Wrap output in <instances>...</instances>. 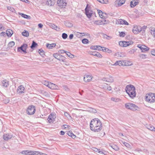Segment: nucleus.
<instances>
[{"mask_svg": "<svg viewBox=\"0 0 155 155\" xmlns=\"http://www.w3.org/2000/svg\"><path fill=\"white\" fill-rule=\"evenodd\" d=\"M40 153L39 151L31 150V155H40Z\"/></svg>", "mask_w": 155, "mask_h": 155, "instance_id": "obj_38", "label": "nucleus"}, {"mask_svg": "<svg viewBox=\"0 0 155 155\" xmlns=\"http://www.w3.org/2000/svg\"><path fill=\"white\" fill-rule=\"evenodd\" d=\"M98 2L102 4H107L109 3L107 0H97Z\"/></svg>", "mask_w": 155, "mask_h": 155, "instance_id": "obj_39", "label": "nucleus"}, {"mask_svg": "<svg viewBox=\"0 0 155 155\" xmlns=\"http://www.w3.org/2000/svg\"><path fill=\"white\" fill-rule=\"evenodd\" d=\"M28 47V45L26 44H24L20 47H18L17 48H27Z\"/></svg>", "mask_w": 155, "mask_h": 155, "instance_id": "obj_47", "label": "nucleus"}, {"mask_svg": "<svg viewBox=\"0 0 155 155\" xmlns=\"http://www.w3.org/2000/svg\"><path fill=\"white\" fill-rule=\"evenodd\" d=\"M12 136V135L8 134H5L3 136V139L5 140H8L9 139H11Z\"/></svg>", "mask_w": 155, "mask_h": 155, "instance_id": "obj_15", "label": "nucleus"}, {"mask_svg": "<svg viewBox=\"0 0 155 155\" xmlns=\"http://www.w3.org/2000/svg\"><path fill=\"white\" fill-rule=\"evenodd\" d=\"M46 47L48 48H54L56 46V44L55 43H52L51 44H47L46 45Z\"/></svg>", "mask_w": 155, "mask_h": 155, "instance_id": "obj_29", "label": "nucleus"}, {"mask_svg": "<svg viewBox=\"0 0 155 155\" xmlns=\"http://www.w3.org/2000/svg\"><path fill=\"white\" fill-rule=\"evenodd\" d=\"M64 24L66 26L68 27H71L73 26L72 24L69 21L65 22Z\"/></svg>", "mask_w": 155, "mask_h": 155, "instance_id": "obj_32", "label": "nucleus"}, {"mask_svg": "<svg viewBox=\"0 0 155 155\" xmlns=\"http://www.w3.org/2000/svg\"><path fill=\"white\" fill-rule=\"evenodd\" d=\"M91 130L95 132L100 131L102 128V123L98 118L93 119L90 123Z\"/></svg>", "mask_w": 155, "mask_h": 155, "instance_id": "obj_1", "label": "nucleus"}, {"mask_svg": "<svg viewBox=\"0 0 155 155\" xmlns=\"http://www.w3.org/2000/svg\"><path fill=\"white\" fill-rule=\"evenodd\" d=\"M139 3V2L135 0H134L131 1L130 3V6L131 8H134Z\"/></svg>", "mask_w": 155, "mask_h": 155, "instance_id": "obj_21", "label": "nucleus"}, {"mask_svg": "<svg viewBox=\"0 0 155 155\" xmlns=\"http://www.w3.org/2000/svg\"><path fill=\"white\" fill-rule=\"evenodd\" d=\"M7 9L8 10L11 11L13 12H15V9L13 7L11 6L8 7H7Z\"/></svg>", "mask_w": 155, "mask_h": 155, "instance_id": "obj_48", "label": "nucleus"}, {"mask_svg": "<svg viewBox=\"0 0 155 155\" xmlns=\"http://www.w3.org/2000/svg\"><path fill=\"white\" fill-rule=\"evenodd\" d=\"M110 147L115 150H119V148L118 147L115 145H110Z\"/></svg>", "mask_w": 155, "mask_h": 155, "instance_id": "obj_41", "label": "nucleus"}, {"mask_svg": "<svg viewBox=\"0 0 155 155\" xmlns=\"http://www.w3.org/2000/svg\"><path fill=\"white\" fill-rule=\"evenodd\" d=\"M67 134L69 136H70L73 138H74L76 137V136L74 135L71 132L69 131L67 133Z\"/></svg>", "mask_w": 155, "mask_h": 155, "instance_id": "obj_34", "label": "nucleus"}, {"mask_svg": "<svg viewBox=\"0 0 155 155\" xmlns=\"http://www.w3.org/2000/svg\"><path fill=\"white\" fill-rule=\"evenodd\" d=\"M125 107L128 109L133 111L138 110L139 109V107L136 105L131 103L126 104Z\"/></svg>", "mask_w": 155, "mask_h": 155, "instance_id": "obj_3", "label": "nucleus"}, {"mask_svg": "<svg viewBox=\"0 0 155 155\" xmlns=\"http://www.w3.org/2000/svg\"><path fill=\"white\" fill-rule=\"evenodd\" d=\"M98 12L99 16L101 18L102 17L104 12H103L101 10H98Z\"/></svg>", "mask_w": 155, "mask_h": 155, "instance_id": "obj_59", "label": "nucleus"}, {"mask_svg": "<svg viewBox=\"0 0 155 155\" xmlns=\"http://www.w3.org/2000/svg\"><path fill=\"white\" fill-rule=\"evenodd\" d=\"M15 42L14 41H12L10 42L8 45V48H12L15 45Z\"/></svg>", "mask_w": 155, "mask_h": 155, "instance_id": "obj_44", "label": "nucleus"}, {"mask_svg": "<svg viewBox=\"0 0 155 155\" xmlns=\"http://www.w3.org/2000/svg\"><path fill=\"white\" fill-rule=\"evenodd\" d=\"M125 0H118V5L119 6H121L124 3Z\"/></svg>", "mask_w": 155, "mask_h": 155, "instance_id": "obj_33", "label": "nucleus"}, {"mask_svg": "<svg viewBox=\"0 0 155 155\" xmlns=\"http://www.w3.org/2000/svg\"><path fill=\"white\" fill-rule=\"evenodd\" d=\"M25 88L23 85H21L19 86L17 90L18 94H21L24 93Z\"/></svg>", "mask_w": 155, "mask_h": 155, "instance_id": "obj_11", "label": "nucleus"}, {"mask_svg": "<svg viewBox=\"0 0 155 155\" xmlns=\"http://www.w3.org/2000/svg\"><path fill=\"white\" fill-rule=\"evenodd\" d=\"M20 15L22 17L26 19H29L30 18V17L28 15L23 13H21Z\"/></svg>", "mask_w": 155, "mask_h": 155, "instance_id": "obj_45", "label": "nucleus"}, {"mask_svg": "<svg viewBox=\"0 0 155 155\" xmlns=\"http://www.w3.org/2000/svg\"><path fill=\"white\" fill-rule=\"evenodd\" d=\"M55 2V0H47L46 4L50 6L53 5Z\"/></svg>", "mask_w": 155, "mask_h": 155, "instance_id": "obj_20", "label": "nucleus"}, {"mask_svg": "<svg viewBox=\"0 0 155 155\" xmlns=\"http://www.w3.org/2000/svg\"><path fill=\"white\" fill-rule=\"evenodd\" d=\"M38 46V44L34 41H33L32 42L31 45L30 46L31 48H33L36 47H37Z\"/></svg>", "mask_w": 155, "mask_h": 155, "instance_id": "obj_30", "label": "nucleus"}, {"mask_svg": "<svg viewBox=\"0 0 155 155\" xmlns=\"http://www.w3.org/2000/svg\"><path fill=\"white\" fill-rule=\"evenodd\" d=\"M88 53L89 54L98 57L99 58H101L102 57V56L101 54H100L99 52L96 51H89Z\"/></svg>", "mask_w": 155, "mask_h": 155, "instance_id": "obj_12", "label": "nucleus"}, {"mask_svg": "<svg viewBox=\"0 0 155 155\" xmlns=\"http://www.w3.org/2000/svg\"><path fill=\"white\" fill-rule=\"evenodd\" d=\"M119 36L120 37H124L125 34L124 32H119Z\"/></svg>", "mask_w": 155, "mask_h": 155, "instance_id": "obj_58", "label": "nucleus"}, {"mask_svg": "<svg viewBox=\"0 0 155 155\" xmlns=\"http://www.w3.org/2000/svg\"><path fill=\"white\" fill-rule=\"evenodd\" d=\"M94 23L97 25H99L101 24V22L99 21H96L94 22Z\"/></svg>", "mask_w": 155, "mask_h": 155, "instance_id": "obj_64", "label": "nucleus"}, {"mask_svg": "<svg viewBox=\"0 0 155 155\" xmlns=\"http://www.w3.org/2000/svg\"><path fill=\"white\" fill-rule=\"evenodd\" d=\"M124 66H130L133 65L132 62L130 61L124 60Z\"/></svg>", "mask_w": 155, "mask_h": 155, "instance_id": "obj_18", "label": "nucleus"}, {"mask_svg": "<svg viewBox=\"0 0 155 155\" xmlns=\"http://www.w3.org/2000/svg\"><path fill=\"white\" fill-rule=\"evenodd\" d=\"M147 127L148 129L151 131H153L155 129V128L151 125H149L147 126Z\"/></svg>", "mask_w": 155, "mask_h": 155, "instance_id": "obj_37", "label": "nucleus"}, {"mask_svg": "<svg viewBox=\"0 0 155 155\" xmlns=\"http://www.w3.org/2000/svg\"><path fill=\"white\" fill-rule=\"evenodd\" d=\"M2 86L4 87H7L9 84V81L8 80L5 79L3 80L2 81Z\"/></svg>", "mask_w": 155, "mask_h": 155, "instance_id": "obj_17", "label": "nucleus"}, {"mask_svg": "<svg viewBox=\"0 0 155 155\" xmlns=\"http://www.w3.org/2000/svg\"><path fill=\"white\" fill-rule=\"evenodd\" d=\"M22 34L23 36L26 37H28L29 36V33L27 31L25 30L22 33Z\"/></svg>", "mask_w": 155, "mask_h": 155, "instance_id": "obj_43", "label": "nucleus"}, {"mask_svg": "<svg viewBox=\"0 0 155 155\" xmlns=\"http://www.w3.org/2000/svg\"><path fill=\"white\" fill-rule=\"evenodd\" d=\"M66 51L64 50H60L58 51V54H65V53Z\"/></svg>", "mask_w": 155, "mask_h": 155, "instance_id": "obj_61", "label": "nucleus"}, {"mask_svg": "<svg viewBox=\"0 0 155 155\" xmlns=\"http://www.w3.org/2000/svg\"><path fill=\"white\" fill-rule=\"evenodd\" d=\"M123 143L127 147L130 148L131 147L130 145L127 143L124 142H123Z\"/></svg>", "mask_w": 155, "mask_h": 155, "instance_id": "obj_57", "label": "nucleus"}, {"mask_svg": "<svg viewBox=\"0 0 155 155\" xmlns=\"http://www.w3.org/2000/svg\"><path fill=\"white\" fill-rule=\"evenodd\" d=\"M139 56L141 58L143 59H145L146 58V55L142 54H140Z\"/></svg>", "mask_w": 155, "mask_h": 155, "instance_id": "obj_55", "label": "nucleus"}, {"mask_svg": "<svg viewBox=\"0 0 155 155\" xmlns=\"http://www.w3.org/2000/svg\"><path fill=\"white\" fill-rule=\"evenodd\" d=\"M35 111V107L32 105L29 106L27 109V113L29 115L34 114Z\"/></svg>", "mask_w": 155, "mask_h": 155, "instance_id": "obj_5", "label": "nucleus"}, {"mask_svg": "<svg viewBox=\"0 0 155 155\" xmlns=\"http://www.w3.org/2000/svg\"><path fill=\"white\" fill-rule=\"evenodd\" d=\"M118 22L120 25H129V23L126 20L121 19H118Z\"/></svg>", "mask_w": 155, "mask_h": 155, "instance_id": "obj_19", "label": "nucleus"}, {"mask_svg": "<svg viewBox=\"0 0 155 155\" xmlns=\"http://www.w3.org/2000/svg\"><path fill=\"white\" fill-rule=\"evenodd\" d=\"M114 90H115V91L117 93V94H118L119 93H120V89L118 88L117 87H115L114 88Z\"/></svg>", "mask_w": 155, "mask_h": 155, "instance_id": "obj_54", "label": "nucleus"}, {"mask_svg": "<svg viewBox=\"0 0 155 155\" xmlns=\"http://www.w3.org/2000/svg\"><path fill=\"white\" fill-rule=\"evenodd\" d=\"M92 150L95 152H98L99 149H98L95 147H93Z\"/></svg>", "mask_w": 155, "mask_h": 155, "instance_id": "obj_63", "label": "nucleus"}, {"mask_svg": "<svg viewBox=\"0 0 155 155\" xmlns=\"http://www.w3.org/2000/svg\"><path fill=\"white\" fill-rule=\"evenodd\" d=\"M103 36L104 38H106L107 39L109 40L111 39V37H110L108 36L107 35L103 34Z\"/></svg>", "mask_w": 155, "mask_h": 155, "instance_id": "obj_49", "label": "nucleus"}, {"mask_svg": "<svg viewBox=\"0 0 155 155\" xmlns=\"http://www.w3.org/2000/svg\"><path fill=\"white\" fill-rule=\"evenodd\" d=\"M92 80L91 76L88 75H85L84 76V81L86 82L91 81Z\"/></svg>", "mask_w": 155, "mask_h": 155, "instance_id": "obj_13", "label": "nucleus"}, {"mask_svg": "<svg viewBox=\"0 0 155 155\" xmlns=\"http://www.w3.org/2000/svg\"><path fill=\"white\" fill-rule=\"evenodd\" d=\"M107 84H102L101 85V87L104 88V89H106V87L107 86Z\"/></svg>", "mask_w": 155, "mask_h": 155, "instance_id": "obj_56", "label": "nucleus"}, {"mask_svg": "<svg viewBox=\"0 0 155 155\" xmlns=\"http://www.w3.org/2000/svg\"><path fill=\"white\" fill-rule=\"evenodd\" d=\"M85 13L87 18H90L92 16V14L93 13V11L91 10L88 9L87 8V7L85 8Z\"/></svg>", "mask_w": 155, "mask_h": 155, "instance_id": "obj_10", "label": "nucleus"}, {"mask_svg": "<svg viewBox=\"0 0 155 155\" xmlns=\"http://www.w3.org/2000/svg\"><path fill=\"white\" fill-rule=\"evenodd\" d=\"M48 87L52 89H58V87L57 85L51 82L49 83Z\"/></svg>", "mask_w": 155, "mask_h": 155, "instance_id": "obj_16", "label": "nucleus"}, {"mask_svg": "<svg viewBox=\"0 0 155 155\" xmlns=\"http://www.w3.org/2000/svg\"><path fill=\"white\" fill-rule=\"evenodd\" d=\"M107 14L106 13L104 12L102 17H101V18L103 19H105L107 17Z\"/></svg>", "mask_w": 155, "mask_h": 155, "instance_id": "obj_62", "label": "nucleus"}, {"mask_svg": "<svg viewBox=\"0 0 155 155\" xmlns=\"http://www.w3.org/2000/svg\"><path fill=\"white\" fill-rule=\"evenodd\" d=\"M68 35L65 33H63L62 34V37L63 39H66L68 37Z\"/></svg>", "mask_w": 155, "mask_h": 155, "instance_id": "obj_52", "label": "nucleus"}, {"mask_svg": "<svg viewBox=\"0 0 155 155\" xmlns=\"http://www.w3.org/2000/svg\"><path fill=\"white\" fill-rule=\"evenodd\" d=\"M106 48L104 47H102L99 45L92 46L90 47V48Z\"/></svg>", "mask_w": 155, "mask_h": 155, "instance_id": "obj_31", "label": "nucleus"}, {"mask_svg": "<svg viewBox=\"0 0 155 155\" xmlns=\"http://www.w3.org/2000/svg\"><path fill=\"white\" fill-rule=\"evenodd\" d=\"M112 88L110 86H109L107 84L105 89L110 91L111 90Z\"/></svg>", "mask_w": 155, "mask_h": 155, "instance_id": "obj_60", "label": "nucleus"}, {"mask_svg": "<svg viewBox=\"0 0 155 155\" xmlns=\"http://www.w3.org/2000/svg\"><path fill=\"white\" fill-rule=\"evenodd\" d=\"M146 101L150 103L154 102L155 101V94L149 93L146 94L145 96Z\"/></svg>", "mask_w": 155, "mask_h": 155, "instance_id": "obj_2", "label": "nucleus"}, {"mask_svg": "<svg viewBox=\"0 0 155 155\" xmlns=\"http://www.w3.org/2000/svg\"><path fill=\"white\" fill-rule=\"evenodd\" d=\"M115 55L117 57H123L125 56V54L121 52H118L115 54Z\"/></svg>", "mask_w": 155, "mask_h": 155, "instance_id": "obj_26", "label": "nucleus"}, {"mask_svg": "<svg viewBox=\"0 0 155 155\" xmlns=\"http://www.w3.org/2000/svg\"><path fill=\"white\" fill-rule=\"evenodd\" d=\"M58 60L62 61L64 62H66V58H65L63 55H60Z\"/></svg>", "mask_w": 155, "mask_h": 155, "instance_id": "obj_25", "label": "nucleus"}, {"mask_svg": "<svg viewBox=\"0 0 155 155\" xmlns=\"http://www.w3.org/2000/svg\"><path fill=\"white\" fill-rule=\"evenodd\" d=\"M57 4L61 8H63L64 6H66L67 3L65 0H58Z\"/></svg>", "mask_w": 155, "mask_h": 155, "instance_id": "obj_9", "label": "nucleus"}, {"mask_svg": "<svg viewBox=\"0 0 155 155\" xmlns=\"http://www.w3.org/2000/svg\"><path fill=\"white\" fill-rule=\"evenodd\" d=\"M65 54L67 55L68 57L71 58H73L74 57V55L71 54L70 52L68 51H66Z\"/></svg>", "mask_w": 155, "mask_h": 155, "instance_id": "obj_40", "label": "nucleus"}, {"mask_svg": "<svg viewBox=\"0 0 155 155\" xmlns=\"http://www.w3.org/2000/svg\"><path fill=\"white\" fill-rule=\"evenodd\" d=\"M38 52L40 55L42 57H43L45 55L44 51L42 50V49H39Z\"/></svg>", "mask_w": 155, "mask_h": 155, "instance_id": "obj_36", "label": "nucleus"}, {"mask_svg": "<svg viewBox=\"0 0 155 155\" xmlns=\"http://www.w3.org/2000/svg\"><path fill=\"white\" fill-rule=\"evenodd\" d=\"M15 50L16 52H20L22 54H25L28 52L26 51V49H16V50L15 49Z\"/></svg>", "mask_w": 155, "mask_h": 155, "instance_id": "obj_24", "label": "nucleus"}, {"mask_svg": "<svg viewBox=\"0 0 155 155\" xmlns=\"http://www.w3.org/2000/svg\"><path fill=\"white\" fill-rule=\"evenodd\" d=\"M137 47L139 48H149L147 46L143 45H138Z\"/></svg>", "mask_w": 155, "mask_h": 155, "instance_id": "obj_35", "label": "nucleus"}, {"mask_svg": "<svg viewBox=\"0 0 155 155\" xmlns=\"http://www.w3.org/2000/svg\"><path fill=\"white\" fill-rule=\"evenodd\" d=\"M13 34V32L10 29H8L6 31V34L8 37H11Z\"/></svg>", "mask_w": 155, "mask_h": 155, "instance_id": "obj_23", "label": "nucleus"}, {"mask_svg": "<svg viewBox=\"0 0 155 155\" xmlns=\"http://www.w3.org/2000/svg\"><path fill=\"white\" fill-rule=\"evenodd\" d=\"M150 33L151 35L154 37H155V28H152L150 29Z\"/></svg>", "mask_w": 155, "mask_h": 155, "instance_id": "obj_42", "label": "nucleus"}, {"mask_svg": "<svg viewBox=\"0 0 155 155\" xmlns=\"http://www.w3.org/2000/svg\"><path fill=\"white\" fill-rule=\"evenodd\" d=\"M103 52H105L109 53H111L112 51L110 49H102Z\"/></svg>", "mask_w": 155, "mask_h": 155, "instance_id": "obj_46", "label": "nucleus"}, {"mask_svg": "<svg viewBox=\"0 0 155 155\" xmlns=\"http://www.w3.org/2000/svg\"><path fill=\"white\" fill-rule=\"evenodd\" d=\"M124 61H117L116 62L114 63V65H118L119 66H121L122 65L123 66V64H124Z\"/></svg>", "mask_w": 155, "mask_h": 155, "instance_id": "obj_27", "label": "nucleus"}, {"mask_svg": "<svg viewBox=\"0 0 155 155\" xmlns=\"http://www.w3.org/2000/svg\"><path fill=\"white\" fill-rule=\"evenodd\" d=\"M60 55V54H59L58 53L54 54H53L54 57L57 59H58Z\"/></svg>", "mask_w": 155, "mask_h": 155, "instance_id": "obj_51", "label": "nucleus"}, {"mask_svg": "<svg viewBox=\"0 0 155 155\" xmlns=\"http://www.w3.org/2000/svg\"><path fill=\"white\" fill-rule=\"evenodd\" d=\"M133 42L131 41H121L119 42V45L122 47H126L130 45L133 44Z\"/></svg>", "mask_w": 155, "mask_h": 155, "instance_id": "obj_4", "label": "nucleus"}, {"mask_svg": "<svg viewBox=\"0 0 155 155\" xmlns=\"http://www.w3.org/2000/svg\"><path fill=\"white\" fill-rule=\"evenodd\" d=\"M82 42L84 44H87L89 42V41L87 39L84 38L82 40Z\"/></svg>", "mask_w": 155, "mask_h": 155, "instance_id": "obj_53", "label": "nucleus"}, {"mask_svg": "<svg viewBox=\"0 0 155 155\" xmlns=\"http://www.w3.org/2000/svg\"><path fill=\"white\" fill-rule=\"evenodd\" d=\"M31 150H23L21 152V153L25 155H31Z\"/></svg>", "mask_w": 155, "mask_h": 155, "instance_id": "obj_28", "label": "nucleus"}, {"mask_svg": "<svg viewBox=\"0 0 155 155\" xmlns=\"http://www.w3.org/2000/svg\"><path fill=\"white\" fill-rule=\"evenodd\" d=\"M127 94H128L130 97L132 99L136 96V91L130 92L129 93H127Z\"/></svg>", "mask_w": 155, "mask_h": 155, "instance_id": "obj_22", "label": "nucleus"}, {"mask_svg": "<svg viewBox=\"0 0 155 155\" xmlns=\"http://www.w3.org/2000/svg\"><path fill=\"white\" fill-rule=\"evenodd\" d=\"M50 82H49L48 81H43V84L45 85L48 87Z\"/></svg>", "mask_w": 155, "mask_h": 155, "instance_id": "obj_50", "label": "nucleus"}, {"mask_svg": "<svg viewBox=\"0 0 155 155\" xmlns=\"http://www.w3.org/2000/svg\"><path fill=\"white\" fill-rule=\"evenodd\" d=\"M125 90L127 93L130 92L135 91V87L133 85H129L126 86Z\"/></svg>", "mask_w": 155, "mask_h": 155, "instance_id": "obj_6", "label": "nucleus"}, {"mask_svg": "<svg viewBox=\"0 0 155 155\" xmlns=\"http://www.w3.org/2000/svg\"><path fill=\"white\" fill-rule=\"evenodd\" d=\"M103 81L107 82L112 83L114 82V79L112 77L109 75L107 77H104L102 79Z\"/></svg>", "mask_w": 155, "mask_h": 155, "instance_id": "obj_7", "label": "nucleus"}, {"mask_svg": "<svg viewBox=\"0 0 155 155\" xmlns=\"http://www.w3.org/2000/svg\"><path fill=\"white\" fill-rule=\"evenodd\" d=\"M142 31L141 27L137 25L134 26L133 28V32L135 34H137L140 32Z\"/></svg>", "mask_w": 155, "mask_h": 155, "instance_id": "obj_8", "label": "nucleus"}, {"mask_svg": "<svg viewBox=\"0 0 155 155\" xmlns=\"http://www.w3.org/2000/svg\"><path fill=\"white\" fill-rule=\"evenodd\" d=\"M55 117L54 115H52L51 114L49 115L47 120L50 123H53Z\"/></svg>", "mask_w": 155, "mask_h": 155, "instance_id": "obj_14", "label": "nucleus"}]
</instances>
